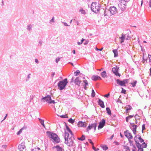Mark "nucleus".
Listing matches in <instances>:
<instances>
[{
	"mask_svg": "<svg viewBox=\"0 0 151 151\" xmlns=\"http://www.w3.org/2000/svg\"><path fill=\"white\" fill-rule=\"evenodd\" d=\"M77 43H78V44L79 45H80L82 44V42H78Z\"/></svg>",
	"mask_w": 151,
	"mask_h": 151,
	"instance_id": "59",
	"label": "nucleus"
},
{
	"mask_svg": "<svg viewBox=\"0 0 151 151\" xmlns=\"http://www.w3.org/2000/svg\"><path fill=\"white\" fill-rule=\"evenodd\" d=\"M64 25L66 26H68V25H67V24L66 23H64Z\"/></svg>",
	"mask_w": 151,
	"mask_h": 151,
	"instance_id": "62",
	"label": "nucleus"
},
{
	"mask_svg": "<svg viewBox=\"0 0 151 151\" xmlns=\"http://www.w3.org/2000/svg\"><path fill=\"white\" fill-rule=\"evenodd\" d=\"M77 139L79 140L83 141L85 139V137L84 135H82L81 137H78Z\"/></svg>",
	"mask_w": 151,
	"mask_h": 151,
	"instance_id": "28",
	"label": "nucleus"
},
{
	"mask_svg": "<svg viewBox=\"0 0 151 151\" xmlns=\"http://www.w3.org/2000/svg\"><path fill=\"white\" fill-rule=\"evenodd\" d=\"M149 7L151 8V0H150L149 3Z\"/></svg>",
	"mask_w": 151,
	"mask_h": 151,
	"instance_id": "49",
	"label": "nucleus"
},
{
	"mask_svg": "<svg viewBox=\"0 0 151 151\" xmlns=\"http://www.w3.org/2000/svg\"><path fill=\"white\" fill-rule=\"evenodd\" d=\"M91 79L94 81H96L98 80H101V78L100 76L96 75H93L91 77Z\"/></svg>",
	"mask_w": 151,
	"mask_h": 151,
	"instance_id": "19",
	"label": "nucleus"
},
{
	"mask_svg": "<svg viewBox=\"0 0 151 151\" xmlns=\"http://www.w3.org/2000/svg\"><path fill=\"white\" fill-rule=\"evenodd\" d=\"M122 93L124 94H126V90L122 88Z\"/></svg>",
	"mask_w": 151,
	"mask_h": 151,
	"instance_id": "44",
	"label": "nucleus"
},
{
	"mask_svg": "<svg viewBox=\"0 0 151 151\" xmlns=\"http://www.w3.org/2000/svg\"><path fill=\"white\" fill-rule=\"evenodd\" d=\"M109 11L112 14H114L117 12V9L116 7L112 6L110 7Z\"/></svg>",
	"mask_w": 151,
	"mask_h": 151,
	"instance_id": "10",
	"label": "nucleus"
},
{
	"mask_svg": "<svg viewBox=\"0 0 151 151\" xmlns=\"http://www.w3.org/2000/svg\"><path fill=\"white\" fill-rule=\"evenodd\" d=\"M19 150L20 151H25L26 150L25 146L24 143H22L18 146Z\"/></svg>",
	"mask_w": 151,
	"mask_h": 151,
	"instance_id": "13",
	"label": "nucleus"
},
{
	"mask_svg": "<svg viewBox=\"0 0 151 151\" xmlns=\"http://www.w3.org/2000/svg\"><path fill=\"white\" fill-rule=\"evenodd\" d=\"M148 58H149V62H151V55H148Z\"/></svg>",
	"mask_w": 151,
	"mask_h": 151,
	"instance_id": "46",
	"label": "nucleus"
},
{
	"mask_svg": "<svg viewBox=\"0 0 151 151\" xmlns=\"http://www.w3.org/2000/svg\"><path fill=\"white\" fill-rule=\"evenodd\" d=\"M119 69V68L116 66L112 68V71L115 75L120 77L121 74L118 72Z\"/></svg>",
	"mask_w": 151,
	"mask_h": 151,
	"instance_id": "9",
	"label": "nucleus"
},
{
	"mask_svg": "<svg viewBox=\"0 0 151 151\" xmlns=\"http://www.w3.org/2000/svg\"><path fill=\"white\" fill-rule=\"evenodd\" d=\"M60 58H57L56 59L55 61L56 63H58V61L60 60Z\"/></svg>",
	"mask_w": 151,
	"mask_h": 151,
	"instance_id": "45",
	"label": "nucleus"
},
{
	"mask_svg": "<svg viewBox=\"0 0 151 151\" xmlns=\"http://www.w3.org/2000/svg\"><path fill=\"white\" fill-rule=\"evenodd\" d=\"M118 5L119 7L122 10H124L126 8V2L124 0H121L119 1Z\"/></svg>",
	"mask_w": 151,
	"mask_h": 151,
	"instance_id": "7",
	"label": "nucleus"
},
{
	"mask_svg": "<svg viewBox=\"0 0 151 151\" xmlns=\"http://www.w3.org/2000/svg\"><path fill=\"white\" fill-rule=\"evenodd\" d=\"M105 123V121L104 119H103L99 123V125L98 126V129H101L104 126Z\"/></svg>",
	"mask_w": 151,
	"mask_h": 151,
	"instance_id": "14",
	"label": "nucleus"
},
{
	"mask_svg": "<svg viewBox=\"0 0 151 151\" xmlns=\"http://www.w3.org/2000/svg\"><path fill=\"white\" fill-rule=\"evenodd\" d=\"M83 82L85 83V85L84 87V88L86 90L87 88L86 86L88 85V82L87 81L85 80L83 81Z\"/></svg>",
	"mask_w": 151,
	"mask_h": 151,
	"instance_id": "25",
	"label": "nucleus"
},
{
	"mask_svg": "<svg viewBox=\"0 0 151 151\" xmlns=\"http://www.w3.org/2000/svg\"><path fill=\"white\" fill-rule=\"evenodd\" d=\"M129 139V142L130 143V144H132L133 143V141L132 140H131V139Z\"/></svg>",
	"mask_w": 151,
	"mask_h": 151,
	"instance_id": "47",
	"label": "nucleus"
},
{
	"mask_svg": "<svg viewBox=\"0 0 151 151\" xmlns=\"http://www.w3.org/2000/svg\"><path fill=\"white\" fill-rule=\"evenodd\" d=\"M81 82V81L79 77H78L76 78L74 82L76 85H77L78 86H80Z\"/></svg>",
	"mask_w": 151,
	"mask_h": 151,
	"instance_id": "15",
	"label": "nucleus"
},
{
	"mask_svg": "<svg viewBox=\"0 0 151 151\" xmlns=\"http://www.w3.org/2000/svg\"><path fill=\"white\" fill-rule=\"evenodd\" d=\"M95 93L94 92V90L93 89H92V93H91V96L93 97H94L95 96Z\"/></svg>",
	"mask_w": 151,
	"mask_h": 151,
	"instance_id": "35",
	"label": "nucleus"
},
{
	"mask_svg": "<svg viewBox=\"0 0 151 151\" xmlns=\"http://www.w3.org/2000/svg\"><path fill=\"white\" fill-rule=\"evenodd\" d=\"M119 39H120V41L121 43H122L124 41V40L125 39V37L123 34H122V36L119 37Z\"/></svg>",
	"mask_w": 151,
	"mask_h": 151,
	"instance_id": "23",
	"label": "nucleus"
},
{
	"mask_svg": "<svg viewBox=\"0 0 151 151\" xmlns=\"http://www.w3.org/2000/svg\"><path fill=\"white\" fill-rule=\"evenodd\" d=\"M80 73V71L79 70H77L75 72V76H77L78 74Z\"/></svg>",
	"mask_w": 151,
	"mask_h": 151,
	"instance_id": "40",
	"label": "nucleus"
},
{
	"mask_svg": "<svg viewBox=\"0 0 151 151\" xmlns=\"http://www.w3.org/2000/svg\"><path fill=\"white\" fill-rule=\"evenodd\" d=\"M113 52L114 54V57H116L118 55V52L117 50L115 49L113 50Z\"/></svg>",
	"mask_w": 151,
	"mask_h": 151,
	"instance_id": "24",
	"label": "nucleus"
},
{
	"mask_svg": "<svg viewBox=\"0 0 151 151\" xmlns=\"http://www.w3.org/2000/svg\"><path fill=\"white\" fill-rule=\"evenodd\" d=\"M139 139V142L140 143H142L144 141V140L141 138V137H137V136H135L134 137V139L136 143H137L138 142V140Z\"/></svg>",
	"mask_w": 151,
	"mask_h": 151,
	"instance_id": "18",
	"label": "nucleus"
},
{
	"mask_svg": "<svg viewBox=\"0 0 151 151\" xmlns=\"http://www.w3.org/2000/svg\"><path fill=\"white\" fill-rule=\"evenodd\" d=\"M68 121L69 122L72 124H73L75 122L74 120L72 119L71 118H70V119L68 120Z\"/></svg>",
	"mask_w": 151,
	"mask_h": 151,
	"instance_id": "33",
	"label": "nucleus"
},
{
	"mask_svg": "<svg viewBox=\"0 0 151 151\" xmlns=\"http://www.w3.org/2000/svg\"><path fill=\"white\" fill-rule=\"evenodd\" d=\"M101 76L103 78H105L107 77V75L106 73V71H104L101 73Z\"/></svg>",
	"mask_w": 151,
	"mask_h": 151,
	"instance_id": "21",
	"label": "nucleus"
},
{
	"mask_svg": "<svg viewBox=\"0 0 151 151\" xmlns=\"http://www.w3.org/2000/svg\"><path fill=\"white\" fill-rule=\"evenodd\" d=\"M142 131H143V130H144L145 129V126L143 124V125H142Z\"/></svg>",
	"mask_w": 151,
	"mask_h": 151,
	"instance_id": "51",
	"label": "nucleus"
},
{
	"mask_svg": "<svg viewBox=\"0 0 151 151\" xmlns=\"http://www.w3.org/2000/svg\"><path fill=\"white\" fill-rule=\"evenodd\" d=\"M143 63H144L145 62V61H146V60L144 59V55H143Z\"/></svg>",
	"mask_w": 151,
	"mask_h": 151,
	"instance_id": "57",
	"label": "nucleus"
},
{
	"mask_svg": "<svg viewBox=\"0 0 151 151\" xmlns=\"http://www.w3.org/2000/svg\"><path fill=\"white\" fill-rule=\"evenodd\" d=\"M109 96V93L108 94L105 95L104 96L105 97H108Z\"/></svg>",
	"mask_w": 151,
	"mask_h": 151,
	"instance_id": "48",
	"label": "nucleus"
},
{
	"mask_svg": "<svg viewBox=\"0 0 151 151\" xmlns=\"http://www.w3.org/2000/svg\"><path fill=\"white\" fill-rule=\"evenodd\" d=\"M130 124L132 127V129L133 132L134 134H136L137 126L134 125L133 123H130Z\"/></svg>",
	"mask_w": 151,
	"mask_h": 151,
	"instance_id": "17",
	"label": "nucleus"
},
{
	"mask_svg": "<svg viewBox=\"0 0 151 151\" xmlns=\"http://www.w3.org/2000/svg\"><path fill=\"white\" fill-rule=\"evenodd\" d=\"M74 81V78L73 77H72L71 81V82H73Z\"/></svg>",
	"mask_w": 151,
	"mask_h": 151,
	"instance_id": "55",
	"label": "nucleus"
},
{
	"mask_svg": "<svg viewBox=\"0 0 151 151\" xmlns=\"http://www.w3.org/2000/svg\"><path fill=\"white\" fill-rule=\"evenodd\" d=\"M91 10L95 13L98 12L100 10L99 3L96 2L92 3L91 5Z\"/></svg>",
	"mask_w": 151,
	"mask_h": 151,
	"instance_id": "4",
	"label": "nucleus"
},
{
	"mask_svg": "<svg viewBox=\"0 0 151 151\" xmlns=\"http://www.w3.org/2000/svg\"><path fill=\"white\" fill-rule=\"evenodd\" d=\"M125 136L128 139H132L133 138V136L131 133L127 131L124 132Z\"/></svg>",
	"mask_w": 151,
	"mask_h": 151,
	"instance_id": "16",
	"label": "nucleus"
},
{
	"mask_svg": "<svg viewBox=\"0 0 151 151\" xmlns=\"http://www.w3.org/2000/svg\"><path fill=\"white\" fill-rule=\"evenodd\" d=\"M39 120L40 122L41 123V124H42V123H44V120H43L42 119H41L40 118H39Z\"/></svg>",
	"mask_w": 151,
	"mask_h": 151,
	"instance_id": "42",
	"label": "nucleus"
},
{
	"mask_svg": "<svg viewBox=\"0 0 151 151\" xmlns=\"http://www.w3.org/2000/svg\"><path fill=\"white\" fill-rule=\"evenodd\" d=\"M104 15L105 16L108 15L106 13V11H105L104 13Z\"/></svg>",
	"mask_w": 151,
	"mask_h": 151,
	"instance_id": "53",
	"label": "nucleus"
},
{
	"mask_svg": "<svg viewBox=\"0 0 151 151\" xmlns=\"http://www.w3.org/2000/svg\"><path fill=\"white\" fill-rule=\"evenodd\" d=\"M117 83L121 86H125L126 83L128 82V80L127 79L124 80L123 81H120L119 79L116 80Z\"/></svg>",
	"mask_w": 151,
	"mask_h": 151,
	"instance_id": "8",
	"label": "nucleus"
},
{
	"mask_svg": "<svg viewBox=\"0 0 151 151\" xmlns=\"http://www.w3.org/2000/svg\"><path fill=\"white\" fill-rule=\"evenodd\" d=\"M114 137V135L113 134L111 137V138H110L111 139H112V138H113Z\"/></svg>",
	"mask_w": 151,
	"mask_h": 151,
	"instance_id": "60",
	"label": "nucleus"
},
{
	"mask_svg": "<svg viewBox=\"0 0 151 151\" xmlns=\"http://www.w3.org/2000/svg\"><path fill=\"white\" fill-rule=\"evenodd\" d=\"M55 111L57 113V115L58 116H60V117L61 118H68V116L67 114L65 115H60V114H61V113L66 114V112L63 111V108L61 107H60L58 105V106H56V107H55Z\"/></svg>",
	"mask_w": 151,
	"mask_h": 151,
	"instance_id": "3",
	"label": "nucleus"
},
{
	"mask_svg": "<svg viewBox=\"0 0 151 151\" xmlns=\"http://www.w3.org/2000/svg\"><path fill=\"white\" fill-rule=\"evenodd\" d=\"M88 141H89V142L91 144L92 146H93V145H94V144L93 142H92V141L91 139H88Z\"/></svg>",
	"mask_w": 151,
	"mask_h": 151,
	"instance_id": "43",
	"label": "nucleus"
},
{
	"mask_svg": "<svg viewBox=\"0 0 151 151\" xmlns=\"http://www.w3.org/2000/svg\"><path fill=\"white\" fill-rule=\"evenodd\" d=\"M99 104L100 106L102 108L104 107V103L102 100L100 99H99L98 101Z\"/></svg>",
	"mask_w": 151,
	"mask_h": 151,
	"instance_id": "20",
	"label": "nucleus"
},
{
	"mask_svg": "<svg viewBox=\"0 0 151 151\" xmlns=\"http://www.w3.org/2000/svg\"><path fill=\"white\" fill-rule=\"evenodd\" d=\"M107 113L109 115H111V111L110 108L109 107H107L106 109Z\"/></svg>",
	"mask_w": 151,
	"mask_h": 151,
	"instance_id": "26",
	"label": "nucleus"
},
{
	"mask_svg": "<svg viewBox=\"0 0 151 151\" xmlns=\"http://www.w3.org/2000/svg\"><path fill=\"white\" fill-rule=\"evenodd\" d=\"M137 83V81H134L133 82L131 83V84L132 85V86L134 87L135 86Z\"/></svg>",
	"mask_w": 151,
	"mask_h": 151,
	"instance_id": "34",
	"label": "nucleus"
},
{
	"mask_svg": "<svg viewBox=\"0 0 151 151\" xmlns=\"http://www.w3.org/2000/svg\"><path fill=\"white\" fill-rule=\"evenodd\" d=\"M2 147L4 148H6V145H3Z\"/></svg>",
	"mask_w": 151,
	"mask_h": 151,
	"instance_id": "58",
	"label": "nucleus"
},
{
	"mask_svg": "<svg viewBox=\"0 0 151 151\" xmlns=\"http://www.w3.org/2000/svg\"><path fill=\"white\" fill-rule=\"evenodd\" d=\"M84 39H83L81 41V42H82V43L84 41Z\"/></svg>",
	"mask_w": 151,
	"mask_h": 151,
	"instance_id": "63",
	"label": "nucleus"
},
{
	"mask_svg": "<svg viewBox=\"0 0 151 151\" xmlns=\"http://www.w3.org/2000/svg\"><path fill=\"white\" fill-rule=\"evenodd\" d=\"M80 11L83 14H85L86 13L85 11L83 9H81Z\"/></svg>",
	"mask_w": 151,
	"mask_h": 151,
	"instance_id": "39",
	"label": "nucleus"
},
{
	"mask_svg": "<svg viewBox=\"0 0 151 151\" xmlns=\"http://www.w3.org/2000/svg\"><path fill=\"white\" fill-rule=\"evenodd\" d=\"M32 151H41L40 149L39 148H35L33 149Z\"/></svg>",
	"mask_w": 151,
	"mask_h": 151,
	"instance_id": "37",
	"label": "nucleus"
},
{
	"mask_svg": "<svg viewBox=\"0 0 151 151\" xmlns=\"http://www.w3.org/2000/svg\"><path fill=\"white\" fill-rule=\"evenodd\" d=\"M54 17H52V19L50 20V22H54Z\"/></svg>",
	"mask_w": 151,
	"mask_h": 151,
	"instance_id": "54",
	"label": "nucleus"
},
{
	"mask_svg": "<svg viewBox=\"0 0 151 151\" xmlns=\"http://www.w3.org/2000/svg\"><path fill=\"white\" fill-rule=\"evenodd\" d=\"M92 148H93V149L94 150H95V151H98V150H99V148H96L94 147V145H93V146H92Z\"/></svg>",
	"mask_w": 151,
	"mask_h": 151,
	"instance_id": "41",
	"label": "nucleus"
},
{
	"mask_svg": "<svg viewBox=\"0 0 151 151\" xmlns=\"http://www.w3.org/2000/svg\"><path fill=\"white\" fill-rule=\"evenodd\" d=\"M68 83L67 78H65L63 80L60 81L58 84V86L60 90H62L64 89Z\"/></svg>",
	"mask_w": 151,
	"mask_h": 151,
	"instance_id": "5",
	"label": "nucleus"
},
{
	"mask_svg": "<svg viewBox=\"0 0 151 151\" xmlns=\"http://www.w3.org/2000/svg\"><path fill=\"white\" fill-rule=\"evenodd\" d=\"M26 128H27V127H22V128L19 130V131H18L17 133V134L18 135H19L20 134H21L22 133V130H23V129H26Z\"/></svg>",
	"mask_w": 151,
	"mask_h": 151,
	"instance_id": "22",
	"label": "nucleus"
},
{
	"mask_svg": "<svg viewBox=\"0 0 151 151\" xmlns=\"http://www.w3.org/2000/svg\"><path fill=\"white\" fill-rule=\"evenodd\" d=\"M57 151H62V148L58 146L56 147Z\"/></svg>",
	"mask_w": 151,
	"mask_h": 151,
	"instance_id": "32",
	"label": "nucleus"
},
{
	"mask_svg": "<svg viewBox=\"0 0 151 151\" xmlns=\"http://www.w3.org/2000/svg\"><path fill=\"white\" fill-rule=\"evenodd\" d=\"M101 147L104 150H106L108 149V147L106 145H101Z\"/></svg>",
	"mask_w": 151,
	"mask_h": 151,
	"instance_id": "30",
	"label": "nucleus"
},
{
	"mask_svg": "<svg viewBox=\"0 0 151 151\" xmlns=\"http://www.w3.org/2000/svg\"><path fill=\"white\" fill-rule=\"evenodd\" d=\"M134 115H129L128 117H127L126 118V121L127 122H128L129 120L131 118L133 117H134Z\"/></svg>",
	"mask_w": 151,
	"mask_h": 151,
	"instance_id": "29",
	"label": "nucleus"
},
{
	"mask_svg": "<svg viewBox=\"0 0 151 151\" xmlns=\"http://www.w3.org/2000/svg\"><path fill=\"white\" fill-rule=\"evenodd\" d=\"M65 143L69 147L72 146L73 145L74 139L73 136L70 137L69 134L65 132Z\"/></svg>",
	"mask_w": 151,
	"mask_h": 151,
	"instance_id": "1",
	"label": "nucleus"
},
{
	"mask_svg": "<svg viewBox=\"0 0 151 151\" xmlns=\"http://www.w3.org/2000/svg\"><path fill=\"white\" fill-rule=\"evenodd\" d=\"M143 0H142L141 1V6H142V4H143Z\"/></svg>",
	"mask_w": 151,
	"mask_h": 151,
	"instance_id": "64",
	"label": "nucleus"
},
{
	"mask_svg": "<svg viewBox=\"0 0 151 151\" xmlns=\"http://www.w3.org/2000/svg\"><path fill=\"white\" fill-rule=\"evenodd\" d=\"M46 133L47 137L49 138L52 139L53 142L56 143L60 142V138L56 134L48 131Z\"/></svg>",
	"mask_w": 151,
	"mask_h": 151,
	"instance_id": "2",
	"label": "nucleus"
},
{
	"mask_svg": "<svg viewBox=\"0 0 151 151\" xmlns=\"http://www.w3.org/2000/svg\"><path fill=\"white\" fill-rule=\"evenodd\" d=\"M125 108H126V110L127 111V113H129V112H128V111H130L132 109V107L130 106H128V107H126Z\"/></svg>",
	"mask_w": 151,
	"mask_h": 151,
	"instance_id": "27",
	"label": "nucleus"
},
{
	"mask_svg": "<svg viewBox=\"0 0 151 151\" xmlns=\"http://www.w3.org/2000/svg\"><path fill=\"white\" fill-rule=\"evenodd\" d=\"M87 123L84 122L79 121L78 123V125L79 127H85L87 126Z\"/></svg>",
	"mask_w": 151,
	"mask_h": 151,
	"instance_id": "12",
	"label": "nucleus"
},
{
	"mask_svg": "<svg viewBox=\"0 0 151 151\" xmlns=\"http://www.w3.org/2000/svg\"><path fill=\"white\" fill-rule=\"evenodd\" d=\"M136 144H138V145H137V146L138 149L140 148H142L141 147V145L138 142H137V143H136Z\"/></svg>",
	"mask_w": 151,
	"mask_h": 151,
	"instance_id": "38",
	"label": "nucleus"
},
{
	"mask_svg": "<svg viewBox=\"0 0 151 151\" xmlns=\"http://www.w3.org/2000/svg\"><path fill=\"white\" fill-rule=\"evenodd\" d=\"M66 129L68 131V132H69V133H70V134H71V136H73V133H72V131L70 130V128L68 127V126H67L66 127Z\"/></svg>",
	"mask_w": 151,
	"mask_h": 151,
	"instance_id": "31",
	"label": "nucleus"
},
{
	"mask_svg": "<svg viewBox=\"0 0 151 151\" xmlns=\"http://www.w3.org/2000/svg\"><path fill=\"white\" fill-rule=\"evenodd\" d=\"M35 62H36V63H38V60L37 59H35Z\"/></svg>",
	"mask_w": 151,
	"mask_h": 151,
	"instance_id": "56",
	"label": "nucleus"
},
{
	"mask_svg": "<svg viewBox=\"0 0 151 151\" xmlns=\"http://www.w3.org/2000/svg\"><path fill=\"white\" fill-rule=\"evenodd\" d=\"M96 50H100V51H101L102 50H103V48H102L101 49H98L97 48V47H96Z\"/></svg>",
	"mask_w": 151,
	"mask_h": 151,
	"instance_id": "50",
	"label": "nucleus"
},
{
	"mask_svg": "<svg viewBox=\"0 0 151 151\" xmlns=\"http://www.w3.org/2000/svg\"><path fill=\"white\" fill-rule=\"evenodd\" d=\"M41 101L44 102L46 101L49 104H54L55 103L54 101L52 100L51 97L50 96H47L45 97H43Z\"/></svg>",
	"mask_w": 151,
	"mask_h": 151,
	"instance_id": "6",
	"label": "nucleus"
},
{
	"mask_svg": "<svg viewBox=\"0 0 151 151\" xmlns=\"http://www.w3.org/2000/svg\"><path fill=\"white\" fill-rule=\"evenodd\" d=\"M138 151H143V149L142 148H139L138 149Z\"/></svg>",
	"mask_w": 151,
	"mask_h": 151,
	"instance_id": "52",
	"label": "nucleus"
},
{
	"mask_svg": "<svg viewBox=\"0 0 151 151\" xmlns=\"http://www.w3.org/2000/svg\"><path fill=\"white\" fill-rule=\"evenodd\" d=\"M45 128V124H44V123H42L41 124Z\"/></svg>",
	"mask_w": 151,
	"mask_h": 151,
	"instance_id": "61",
	"label": "nucleus"
},
{
	"mask_svg": "<svg viewBox=\"0 0 151 151\" xmlns=\"http://www.w3.org/2000/svg\"><path fill=\"white\" fill-rule=\"evenodd\" d=\"M142 148H145L147 147V145L145 143V142H144L142 144Z\"/></svg>",
	"mask_w": 151,
	"mask_h": 151,
	"instance_id": "36",
	"label": "nucleus"
},
{
	"mask_svg": "<svg viewBox=\"0 0 151 151\" xmlns=\"http://www.w3.org/2000/svg\"><path fill=\"white\" fill-rule=\"evenodd\" d=\"M97 126L96 123H94L90 125H89L88 127L87 130L88 131L89 130H90L91 129L93 128L94 131H95L96 130V127Z\"/></svg>",
	"mask_w": 151,
	"mask_h": 151,
	"instance_id": "11",
	"label": "nucleus"
}]
</instances>
